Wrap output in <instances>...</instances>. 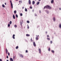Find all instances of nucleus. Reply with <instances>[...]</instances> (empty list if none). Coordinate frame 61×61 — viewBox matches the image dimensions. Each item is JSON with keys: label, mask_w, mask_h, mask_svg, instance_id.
<instances>
[{"label": "nucleus", "mask_w": 61, "mask_h": 61, "mask_svg": "<svg viewBox=\"0 0 61 61\" xmlns=\"http://www.w3.org/2000/svg\"><path fill=\"white\" fill-rule=\"evenodd\" d=\"M45 8H49V9H51L52 8L51 7H50V6L47 5L44 7V9H45Z\"/></svg>", "instance_id": "obj_1"}, {"label": "nucleus", "mask_w": 61, "mask_h": 61, "mask_svg": "<svg viewBox=\"0 0 61 61\" xmlns=\"http://www.w3.org/2000/svg\"><path fill=\"white\" fill-rule=\"evenodd\" d=\"M10 2L11 3V7L12 8V9H13V4H12V1L11 0H10Z\"/></svg>", "instance_id": "obj_2"}, {"label": "nucleus", "mask_w": 61, "mask_h": 61, "mask_svg": "<svg viewBox=\"0 0 61 61\" xmlns=\"http://www.w3.org/2000/svg\"><path fill=\"white\" fill-rule=\"evenodd\" d=\"M36 40H38V37L39 36V35H38L37 36V35H36Z\"/></svg>", "instance_id": "obj_3"}, {"label": "nucleus", "mask_w": 61, "mask_h": 61, "mask_svg": "<svg viewBox=\"0 0 61 61\" xmlns=\"http://www.w3.org/2000/svg\"><path fill=\"white\" fill-rule=\"evenodd\" d=\"M39 53L40 54L41 53V50L40 49H39Z\"/></svg>", "instance_id": "obj_4"}, {"label": "nucleus", "mask_w": 61, "mask_h": 61, "mask_svg": "<svg viewBox=\"0 0 61 61\" xmlns=\"http://www.w3.org/2000/svg\"><path fill=\"white\" fill-rule=\"evenodd\" d=\"M5 51L6 54H7V53H8V51H7V49H5Z\"/></svg>", "instance_id": "obj_5"}, {"label": "nucleus", "mask_w": 61, "mask_h": 61, "mask_svg": "<svg viewBox=\"0 0 61 61\" xmlns=\"http://www.w3.org/2000/svg\"><path fill=\"white\" fill-rule=\"evenodd\" d=\"M15 34H13V39H15Z\"/></svg>", "instance_id": "obj_6"}, {"label": "nucleus", "mask_w": 61, "mask_h": 61, "mask_svg": "<svg viewBox=\"0 0 61 61\" xmlns=\"http://www.w3.org/2000/svg\"><path fill=\"white\" fill-rule=\"evenodd\" d=\"M33 45L34 46H36V43L35 42H33Z\"/></svg>", "instance_id": "obj_7"}, {"label": "nucleus", "mask_w": 61, "mask_h": 61, "mask_svg": "<svg viewBox=\"0 0 61 61\" xmlns=\"http://www.w3.org/2000/svg\"><path fill=\"white\" fill-rule=\"evenodd\" d=\"M29 4H30V5L31 4V1L30 0H29Z\"/></svg>", "instance_id": "obj_8"}, {"label": "nucleus", "mask_w": 61, "mask_h": 61, "mask_svg": "<svg viewBox=\"0 0 61 61\" xmlns=\"http://www.w3.org/2000/svg\"><path fill=\"white\" fill-rule=\"evenodd\" d=\"M35 4V2L34 1H33L32 2V5H34Z\"/></svg>", "instance_id": "obj_9"}, {"label": "nucleus", "mask_w": 61, "mask_h": 61, "mask_svg": "<svg viewBox=\"0 0 61 61\" xmlns=\"http://www.w3.org/2000/svg\"><path fill=\"white\" fill-rule=\"evenodd\" d=\"M54 0H52L51 1V4H53V3H54Z\"/></svg>", "instance_id": "obj_10"}, {"label": "nucleus", "mask_w": 61, "mask_h": 61, "mask_svg": "<svg viewBox=\"0 0 61 61\" xmlns=\"http://www.w3.org/2000/svg\"><path fill=\"white\" fill-rule=\"evenodd\" d=\"M10 61H14L13 59H12V58H10Z\"/></svg>", "instance_id": "obj_11"}, {"label": "nucleus", "mask_w": 61, "mask_h": 61, "mask_svg": "<svg viewBox=\"0 0 61 61\" xmlns=\"http://www.w3.org/2000/svg\"><path fill=\"white\" fill-rule=\"evenodd\" d=\"M13 18L14 19H15V16L14 15H13Z\"/></svg>", "instance_id": "obj_12"}, {"label": "nucleus", "mask_w": 61, "mask_h": 61, "mask_svg": "<svg viewBox=\"0 0 61 61\" xmlns=\"http://www.w3.org/2000/svg\"><path fill=\"white\" fill-rule=\"evenodd\" d=\"M26 36H30V35L29 34H26Z\"/></svg>", "instance_id": "obj_13"}, {"label": "nucleus", "mask_w": 61, "mask_h": 61, "mask_svg": "<svg viewBox=\"0 0 61 61\" xmlns=\"http://www.w3.org/2000/svg\"><path fill=\"white\" fill-rule=\"evenodd\" d=\"M20 57H22L23 58V55H20Z\"/></svg>", "instance_id": "obj_14"}, {"label": "nucleus", "mask_w": 61, "mask_h": 61, "mask_svg": "<svg viewBox=\"0 0 61 61\" xmlns=\"http://www.w3.org/2000/svg\"><path fill=\"white\" fill-rule=\"evenodd\" d=\"M53 20L54 21H56V19H55V17H53Z\"/></svg>", "instance_id": "obj_15"}, {"label": "nucleus", "mask_w": 61, "mask_h": 61, "mask_svg": "<svg viewBox=\"0 0 61 61\" xmlns=\"http://www.w3.org/2000/svg\"><path fill=\"white\" fill-rule=\"evenodd\" d=\"M40 3V2H38L37 3V5H38L39 3Z\"/></svg>", "instance_id": "obj_16"}, {"label": "nucleus", "mask_w": 61, "mask_h": 61, "mask_svg": "<svg viewBox=\"0 0 61 61\" xmlns=\"http://www.w3.org/2000/svg\"><path fill=\"white\" fill-rule=\"evenodd\" d=\"M14 13L15 14H16V10H15L14 11Z\"/></svg>", "instance_id": "obj_17"}, {"label": "nucleus", "mask_w": 61, "mask_h": 61, "mask_svg": "<svg viewBox=\"0 0 61 61\" xmlns=\"http://www.w3.org/2000/svg\"><path fill=\"white\" fill-rule=\"evenodd\" d=\"M25 11L26 12H27V9L26 8L25 9Z\"/></svg>", "instance_id": "obj_18"}, {"label": "nucleus", "mask_w": 61, "mask_h": 61, "mask_svg": "<svg viewBox=\"0 0 61 61\" xmlns=\"http://www.w3.org/2000/svg\"><path fill=\"white\" fill-rule=\"evenodd\" d=\"M14 26L15 28H16V27H17V25H14Z\"/></svg>", "instance_id": "obj_19"}, {"label": "nucleus", "mask_w": 61, "mask_h": 61, "mask_svg": "<svg viewBox=\"0 0 61 61\" xmlns=\"http://www.w3.org/2000/svg\"><path fill=\"white\" fill-rule=\"evenodd\" d=\"M51 52H52V53H54L55 52L53 50L51 51Z\"/></svg>", "instance_id": "obj_20"}, {"label": "nucleus", "mask_w": 61, "mask_h": 61, "mask_svg": "<svg viewBox=\"0 0 61 61\" xmlns=\"http://www.w3.org/2000/svg\"><path fill=\"white\" fill-rule=\"evenodd\" d=\"M15 16H16V17H17H17H18V15H17V14L15 15Z\"/></svg>", "instance_id": "obj_21"}, {"label": "nucleus", "mask_w": 61, "mask_h": 61, "mask_svg": "<svg viewBox=\"0 0 61 61\" xmlns=\"http://www.w3.org/2000/svg\"><path fill=\"white\" fill-rule=\"evenodd\" d=\"M18 46H17L16 47V49H18Z\"/></svg>", "instance_id": "obj_22"}, {"label": "nucleus", "mask_w": 61, "mask_h": 61, "mask_svg": "<svg viewBox=\"0 0 61 61\" xmlns=\"http://www.w3.org/2000/svg\"><path fill=\"white\" fill-rule=\"evenodd\" d=\"M48 50L49 51H50V48H49Z\"/></svg>", "instance_id": "obj_23"}, {"label": "nucleus", "mask_w": 61, "mask_h": 61, "mask_svg": "<svg viewBox=\"0 0 61 61\" xmlns=\"http://www.w3.org/2000/svg\"><path fill=\"white\" fill-rule=\"evenodd\" d=\"M20 16H22L23 15V14L22 13L20 14Z\"/></svg>", "instance_id": "obj_24"}, {"label": "nucleus", "mask_w": 61, "mask_h": 61, "mask_svg": "<svg viewBox=\"0 0 61 61\" xmlns=\"http://www.w3.org/2000/svg\"><path fill=\"white\" fill-rule=\"evenodd\" d=\"M10 25H11L12 24V21H10Z\"/></svg>", "instance_id": "obj_25"}, {"label": "nucleus", "mask_w": 61, "mask_h": 61, "mask_svg": "<svg viewBox=\"0 0 61 61\" xmlns=\"http://www.w3.org/2000/svg\"><path fill=\"white\" fill-rule=\"evenodd\" d=\"M2 7H5V5H4L3 4L2 5Z\"/></svg>", "instance_id": "obj_26"}, {"label": "nucleus", "mask_w": 61, "mask_h": 61, "mask_svg": "<svg viewBox=\"0 0 61 61\" xmlns=\"http://www.w3.org/2000/svg\"><path fill=\"white\" fill-rule=\"evenodd\" d=\"M8 27H9V26H10V24H9L8 25Z\"/></svg>", "instance_id": "obj_27"}, {"label": "nucleus", "mask_w": 61, "mask_h": 61, "mask_svg": "<svg viewBox=\"0 0 61 61\" xmlns=\"http://www.w3.org/2000/svg\"><path fill=\"white\" fill-rule=\"evenodd\" d=\"M47 40H50V38H47Z\"/></svg>", "instance_id": "obj_28"}, {"label": "nucleus", "mask_w": 61, "mask_h": 61, "mask_svg": "<svg viewBox=\"0 0 61 61\" xmlns=\"http://www.w3.org/2000/svg\"><path fill=\"white\" fill-rule=\"evenodd\" d=\"M27 23H30V22H29V21L27 20Z\"/></svg>", "instance_id": "obj_29"}, {"label": "nucleus", "mask_w": 61, "mask_h": 61, "mask_svg": "<svg viewBox=\"0 0 61 61\" xmlns=\"http://www.w3.org/2000/svg\"><path fill=\"white\" fill-rule=\"evenodd\" d=\"M59 27L60 28H61V24H60Z\"/></svg>", "instance_id": "obj_30"}, {"label": "nucleus", "mask_w": 61, "mask_h": 61, "mask_svg": "<svg viewBox=\"0 0 61 61\" xmlns=\"http://www.w3.org/2000/svg\"><path fill=\"white\" fill-rule=\"evenodd\" d=\"M30 40L31 42H32V41H33L32 40V38H31V39Z\"/></svg>", "instance_id": "obj_31"}, {"label": "nucleus", "mask_w": 61, "mask_h": 61, "mask_svg": "<svg viewBox=\"0 0 61 61\" xmlns=\"http://www.w3.org/2000/svg\"><path fill=\"white\" fill-rule=\"evenodd\" d=\"M8 56H10V53H9V52L8 53Z\"/></svg>", "instance_id": "obj_32"}, {"label": "nucleus", "mask_w": 61, "mask_h": 61, "mask_svg": "<svg viewBox=\"0 0 61 61\" xmlns=\"http://www.w3.org/2000/svg\"><path fill=\"white\" fill-rule=\"evenodd\" d=\"M19 3H20V2H21V3H22V1L20 0L19 1Z\"/></svg>", "instance_id": "obj_33"}, {"label": "nucleus", "mask_w": 61, "mask_h": 61, "mask_svg": "<svg viewBox=\"0 0 61 61\" xmlns=\"http://www.w3.org/2000/svg\"><path fill=\"white\" fill-rule=\"evenodd\" d=\"M51 44H52V41H50Z\"/></svg>", "instance_id": "obj_34"}, {"label": "nucleus", "mask_w": 61, "mask_h": 61, "mask_svg": "<svg viewBox=\"0 0 61 61\" xmlns=\"http://www.w3.org/2000/svg\"><path fill=\"white\" fill-rule=\"evenodd\" d=\"M26 53H28V51H27V50H26Z\"/></svg>", "instance_id": "obj_35"}, {"label": "nucleus", "mask_w": 61, "mask_h": 61, "mask_svg": "<svg viewBox=\"0 0 61 61\" xmlns=\"http://www.w3.org/2000/svg\"><path fill=\"white\" fill-rule=\"evenodd\" d=\"M6 57L7 58H8V56H7Z\"/></svg>", "instance_id": "obj_36"}, {"label": "nucleus", "mask_w": 61, "mask_h": 61, "mask_svg": "<svg viewBox=\"0 0 61 61\" xmlns=\"http://www.w3.org/2000/svg\"><path fill=\"white\" fill-rule=\"evenodd\" d=\"M30 8H31V9H32V7L31 6H30Z\"/></svg>", "instance_id": "obj_37"}, {"label": "nucleus", "mask_w": 61, "mask_h": 61, "mask_svg": "<svg viewBox=\"0 0 61 61\" xmlns=\"http://www.w3.org/2000/svg\"><path fill=\"white\" fill-rule=\"evenodd\" d=\"M39 13H41V11L40 10V11H39Z\"/></svg>", "instance_id": "obj_38"}, {"label": "nucleus", "mask_w": 61, "mask_h": 61, "mask_svg": "<svg viewBox=\"0 0 61 61\" xmlns=\"http://www.w3.org/2000/svg\"><path fill=\"white\" fill-rule=\"evenodd\" d=\"M29 26L27 27V28H28V29H29Z\"/></svg>", "instance_id": "obj_39"}, {"label": "nucleus", "mask_w": 61, "mask_h": 61, "mask_svg": "<svg viewBox=\"0 0 61 61\" xmlns=\"http://www.w3.org/2000/svg\"><path fill=\"white\" fill-rule=\"evenodd\" d=\"M49 35H47V37H49Z\"/></svg>", "instance_id": "obj_40"}, {"label": "nucleus", "mask_w": 61, "mask_h": 61, "mask_svg": "<svg viewBox=\"0 0 61 61\" xmlns=\"http://www.w3.org/2000/svg\"><path fill=\"white\" fill-rule=\"evenodd\" d=\"M20 25H22V22H20Z\"/></svg>", "instance_id": "obj_41"}, {"label": "nucleus", "mask_w": 61, "mask_h": 61, "mask_svg": "<svg viewBox=\"0 0 61 61\" xmlns=\"http://www.w3.org/2000/svg\"><path fill=\"white\" fill-rule=\"evenodd\" d=\"M5 5H6V3H5Z\"/></svg>", "instance_id": "obj_42"}, {"label": "nucleus", "mask_w": 61, "mask_h": 61, "mask_svg": "<svg viewBox=\"0 0 61 61\" xmlns=\"http://www.w3.org/2000/svg\"><path fill=\"white\" fill-rule=\"evenodd\" d=\"M35 16H37L36 14H35Z\"/></svg>", "instance_id": "obj_43"}, {"label": "nucleus", "mask_w": 61, "mask_h": 61, "mask_svg": "<svg viewBox=\"0 0 61 61\" xmlns=\"http://www.w3.org/2000/svg\"><path fill=\"white\" fill-rule=\"evenodd\" d=\"M14 58H15V56H14L13 57V59H14Z\"/></svg>", "instance_id": "obj_44"}, {"label": "nucleus", "mask_w": 61, "mask_h": 61, "mask_svg": "<svg viewBox=\"0 0 61 61\" xmlns=\"http://www.w3.org/2000/svg\"><path fill=\"white\" fill-rule=\"evenodd\" d=\"M24 7H22V9H24Z\"/></svg>", "instance_id": "obj_45"}, {"label": "nucleus", "mask_w": 61, "mask_h": 61, "mask_svg": "<svg viewBox=\"0 0 61 61\" xmlns=\"http://www.w3.org/2000/svg\"><path fill=\"white\" fill-rule=\"evenodd\" d=\"M38 1H41V0H38Z\"/></svg>", "instance_id": "obj_46"}, {"label": "nucleus", "mask_w": 61, "mask_h": 61, "mask_svg": "<svg viewBox=\"0 0 61 61\" xmlns=\"http://www.w3.org/2000/svg\"><path fill=\"white\" fill-rule=\"evenodd\" d=\"M46 34H47V32H46Z\"/></svg>", "instance_id": "obj_47"}, {"label": "nucleus", "mask_w": 61, "mask_h": 61, "mask_svg": "<svg viewBox=\"0 0 61 61\" xmlns=\"http://www.w3.org/2000/svg\"><path fill=\"white\" fill-rule=\"evenodd\" d=\"M59 9H60V10H61V8H60Z\"/></svg>", "instance_id": "obj_48"}, {"label": "nucleus", "mask_w": 61, "mask_h": 61, "mask_svg": "<svg viewBox=\"0 0 61 61\" xmlns=\"http://www.w3.org/2000/svg\"><path fill=\"white\" fill-rule=\"evenodd\" d=\"M7 61H8V60H7Z\"/></svg>", "instance_id": "obj_49"}, {"label": "nucleus", "mask_w": 61, "mask_h": 61, "mask_svg": "<svg viewBox=\"0 0 61 61\" xmlns=\"http://www.w3.org/2000/svg\"><path fill=\"white\" fill-rule=\"evenodd\" d=\"M16 1H18V0H15Z\"/></svg>", "instance_id": "obj_50"}]
</instances>
